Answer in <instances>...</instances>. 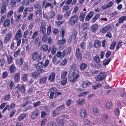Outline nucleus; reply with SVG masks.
<instances>
[{
	"instance_id": "nucleus-1",
	"label": "nucleus",
	"mask_w": 126,
	"mask_h": 126,
	"mask_svg": "<svg viewBox=\"0 0 126 126\" xmlns=\"http://www.w3.org/2000/svg\"><path fill=\"white\" fill-rule=\"evenodd\" d=\"M71 70L72 73L69 77V80L72 82H75L79 77V72L77 67L75 64L71 66Z\"/></svg>"
},
{
	"instance_id": "nucleus-2",
	"label": "nucleus",
	"mask_w": 126,
	"mask_h": 126,
	"mask_svg": "<svg viewBox=\"0 0 126 126\" xmlns=\"http://www.w3.org/2000/svg\"><path fill=\"white\" fill-rule=\"evenodd\" d=\"M67 74V72L65 71L62 73L61 77L62 80L61 81V83L63 85H65L66 83L67 78L66 76Z\"/></svg>"
},
{
	"instance_id": "nucleus-3",
	"label": "nucleus",
	"mask_w": 126,
	"mask_h": 126,
	"mask_svg": "<svg viewBox=\"0 0 126 126\" xmlns=\"http://www.w3.org/2000/svg\"><path fill=\"white\" fill-rule=\"evenodd\" d=\"M78 17L77 15H75L70 17L68 21V23L70 25H73L78 21Z\"/></svg>"
},
{
	"instance_id": "nucleus-4",
	"label": "nucleus",
	"mask_w": 126,
	"mask_h": 126,
	"mask_svg": "<svg viewBox=\"0 0 126 126\" xmlns=\"http://www.w3.org/2000/svg\"><path fill=\"white\" fill-rule=\"evenodd\" d=\"M32 58L33 60H36L38 58L37 61L39 62L41 60V57L40 55L39 54L38 52L37 51H35L33 52L32 55Z\"/></svg>"
},
{
	"instance_id": "nucleus-5",
	"label": "nucleus",
	"mask_w": 126,
	"mask_h": 126,
	"mask_svg": "<svg viewBox=\"0 0 126 126\" xmlns=\"http://www.w3.org/2000/svg\"><path fill=\"white\" fill-rule=\"evenodd\" d=\"M105 73L104 72H101L97 76L96 79L97 81H99L103 80L105 77Z\"/></svg>"
},
{
	"instance_id": "nucleus-6",
	"label": "nucleus",
	"mask_w": 126,
	"mask_h": 126,
	"mask_svg": "<svg viewBox=\"0 0 126 126\" xmlns=\"http://www.w3.org/2000/svg\"><path fill=\"white\" fill-rule=\"evenodd\" d=\"M15 104L14 103H12L9 106L8 105L6 106L5 108L3 109L2 112H4L7 110H10L13 109L15 106Z\"/></svg>"
},
{
	"instance_id": "nucleus-7",
	"label": "nucleus",
	"mask_w": 126,
	"mask_h": 126,
	"mask_svg": "<svg viewBox=\"0 0 126 126\" xmlns=\"http://www.w3.org/2000/svg\"><path fill=\"white\" fill-rule=\"evenodd\" d=\"M38 114V110H36L32 113L31 116V118L33 119L36 118L37 117Z\"/></svg>"
},
{
	"instance_id": "nucleus-8",
	"label": "nucleus",
	"mask_w": 126,
	"mask_h": 126,
	"mask_svg": "<svg viewBox=\"0 0 126 126\" xmlns=\"http://www.w3.org/2000/svg\"><path fill=\"white\" fill-rule=\"evenodd\" d=\"M77 34V33L76 32L73 33L71 36L69 37L68 41V43H71L72 41H73V40H74L76 38Z\"/></svg>"
},
{
	"instance_id": "nucleus-9",
	"label": "nucleus",
	"mask_w": 126,
	"mask_h": 126,
	"mask_svg": "<svg viewBox=\"0 0 126 126\" xmlns=\"http://www.w3.org/2000/svg\"><path fill=\"white\" fill-rule=\"evenodd\" d=\"M86 14V12H80L79 16V19L80 21H82L84 20Z\"/></svg>"
},
{
	"instance_id": "nucleus-10",
	"label": "nucleus",
	"mask_w": 126,
	"mask_h": 126,
	"mask_svg": "<svg viewBox=\"0 0 126 126\" xmlns=\"http://www.w3.org/2000/svg\"><path fill=\"white\" fill-rule=\"evenodd\" d=\"M80 117L82 119L85 118L86 116V113L84 109H82L80 112Z\"/></svg>"
},
{
	"instance_id": "nucleus-11",
	"label": "nucleus",
	"mask_w": 126,
	"mask_h": 126,
	"mask_svg": "<svg viewBox=\"0 0 126 126\" xmlns=\"http://www.w3.org/2000/svg\"><path fill=\"white\" fill-rule=\"evenodd\" d=\"M92 84V83L88 80H87L83 82L82 84L83 88H85Z\"/></svg>"
},
{
	"instance_id": "nucleus-12",
	"label": "nucleus",
	"mask_w": 126,
	"mask_h": 126,
	"mask_svg": "<svg viewBox=\"0 0 126 126\" xmlns=\"http://www.w3.org/2000/svg\"><path fill=\"white\" fill-rule=\"evenodd\" d=\"M85 102V100L83 98L79 99L77 100V104L78 105H82Z\"/></svg>"
},
{
	"instance_id": "nucleus-13",
	"label": "nucleus",
	"mask_w": 126,
	"mask_h": 126,
	"mask_svg": "<svg viewBox=\"0 0 126 126\" xmlns=\"http://www.w3.org/2000/svg\"><path fill=\"white\" fill-rule=\"evenodd\" d=\"M57 55L59 57H60V58H63L65 56V55L63 51L62 52L60 51L57 52L56 53Z\"/></svg>"
},
{
	"instance_id": "nucleus-14",
	"label": "nucleus",
	"mask_w": 126,
	"mask_h": 126,
	"mask_svg": "<svg viewBox=\"0 0 126 126\" xmlns=\"http://www.w3.org/2000/svg\"><path fill=\"white\" fill-rule=\"evenodd\" d=\"M101 45V42L98 40H96L95 41L94 46V47L96 48H98Z\"/></svg>"
},
{
	"instance_id": "nucleus-15",
	"label": "nucleus",
	"mask_w": 126,
	"mask_h": 126,
	"mask_svg": "<svg viewBox=\"0 0 126 126\" xmlns=\"http://www.w3.org/2000/svg\"><path fill=\"white\" fill-rule=\"evenodd\" d=\"M55 74L53 73H51L50 74L48 78L49 80L51 81H53L55 78Z\"/></svg>"
},
{
	"instance_id": "nucleus-16",
	"label": "nucleus",
	"mask_w": 126,
	"mask_h": 126,
	"mask_svg": "<svg viewBox=\"0 0 126 126\" xmlns=\"http://www.w3.org/2000/svg\"><path fill=\"white\" fill-rule=\"evenodd\" d=\"M71 48L70 47H68L67 49L64 50L63 51V53L65 55H67L69 54L71 52Z\"/></svg>"
},
{
	"instance_id": "nucleus-17",
	"label": "nucleus",
	"mask_w": 126,
	"mask_h": 126,
	"mask_svg": "<svg viewBox=\"0 0 126 126\" xmlns=\"http://www.w3.org/2000/svg\"><path fill=\"white\" fill-rule=\"evenodd\" d=\"M10 22L9 19H6L4 23V26L5 27H9L10 25Z\"/></svg>"
},
{
	"instance_id": "nucleus-18",
	"label": "nucleus",
	"mask_w": 126,
	"mask_h": 126,
	"mask_svg": "<svg viewBox=\"0 0 126 126\" xmlns=\"http://www.w3.org/2000/svg\"><path fill=\"white\" fill-rule=\"evenodd\" d=\"M112 106V105L111 102L109 101H107L106 102V104L105 107L107 110L110 109Z\"/></svg>"
},
{
	"instance_id": "nucleus-19",
	"label": "nucleus",
	"mask_w": 126,
	"mask_h": 126,
	"mask_svg": "<svg viewBox=\"0 0 126 126\" xmlns=\"http://www.w3.org/2000/svg\"><path fill=\"white\" fill-rule=\"evenodd\" d=\"M16 70L14 65H12L10 67L9 70L11 73H13Z\"/></svg>"
},
{
	"instance_id": "nucleus-20",
	"label": "nucleus",
	"mask_w": 126,
	"mask_h": 126,
	"mask_svg": "<svg viewBox=\"0 0 126 126\" xmlns=\"http://www.w3.org/2000/svg\"><path fill=\"white\" fill-rule=\"evenodd\" d=\"M12 36V34L10 33H8L5 38V40L6 42H8Z\"/></svg>"
},
{
	"instance_id": "nucleus-21",
	"label": "nucleus",
	"mask_w": 126,
	"mask_h": 126,
	"mask_svg": "<svg viewBox=\"0 0 126 126\" xmlns=\"http://www.w3.org/2000/svg\"><path fill=\"white\" fill-rule=\"evenodd\" d=\"M87 64L83 63H82L80 65V68L82 70H84L86 68Z\"/></svg>"
},
{
	"instance_id": "nucleus-22",
	"label": "nucleus",
	"mask_w": 126,
	"mask_h": 126,
	"mask_svg": "<svg viewBox=\"0 0 126 126\" xmlns=\"http://www.w3.org/2000/svg\"><path fill=\"white\" fill-rule=\"evenodd\" d=\"M111 60V58H109L107 59H105L104 60L103 62V65H107L109 64Z\"/></svg>"
},
{
	"instance_id": "nucleus-23",
	"label": "nucleus",
	"mask_w": 126,
	"mask_h": 126,
	"mask_svg": "<svg viewBox=\"0 0 126 126\" xmlns=\"http://www.w3.org/2000/svg\"><path fill=\"white\" fill-rule=\"evenodd\" d=\"M22 36V34L21 32H17L16 34V40H18L19 38H21Z\"/></svg>"
},
{
	"instance_id": "nucleus-24",
	"label": "nucleus",
	"mask_w": 126,
	"mask_h": 126,
	"mask_svg": "<svg viewBox=\"0 0 126 126\" xmlns=\"http://www.w3.org/2000/svg\"><path fill=\"white\" fill-rule=\"evenodd\" d=\"M12 57L10 55H8L7 56V61L8 64H10L12 62Z\"/></svg>"
},
{
	"instance_id": "nucleus-25",
	"label": "nucleus",
	"mask_w": 126,
	"mask_h": 126,
	"mask_svg": "<svg viewBox=\"0 0 126 126\" xmlns=\"http://www.w3.org/2000/svg\"><path fill=\"white\" fill-rule=\"evenodd\" d=\"M66 41L64 38H62V40H60L57 42V44L58 45H62L64 44Z\"/></svg>"
},
{
	"instance_id": "nucleus-26",
	"label": "nucleus",
	"mask_w": 126,
	"mask_h": 126,
	"mask_svg": "<svg viewBox=\"0 0 126 126\" xmlns=\"http://www.w3.org/2000/svg\"><path fill=\"white\" fill-rule=\"evenodd\" d=\"M102 86L101 84L98 83L97 84L94 85L92 86V88L94 90H95Z\"/></svg>"
},
{
	"instance_id": "nucleus-27",
	"label": "nucleus",
	"mask_w": 126,
	"mask_h": 126,
	"mask_svg": "<svg viewBox=\"0 0 126 126\" xmlns=\"http://www.w3.org/2000/svg\"><path fill=\"white\" fill-rule=\"evenodd\" d=\"M47 126H57L56 123L53 121H50L47 124Z\"/></svg>"
},
{
	"instance_id": "nucleus-28",
	"label": "nucleus",
	"mask_w": 126,
	"mask_h": 126,
	"mask_svg": "<svg viewBox=\"0 0 126 126\" xmlns=\"http://www.w3.org/2000/svg\"><path fill=\"white\" fill-rule=\"evenodd\" d=\"M47 79L46 77H44L41 78L40 80V82L41 83H44L46 82V80Z\"/></svg>"
},
{
	"instance_id": "nucleus-29",
	"label": "nucleus",
	"mask_w": 126,
	"mask_h": 126,
	"mask_svg": "<svg viewBox=\"0 0 126 126\" xmlns=\"http://www.w3.org/2000/svg\"><path fill=\"white\" fill-rule=\"evenodd\" d=\"M65 108V106L64 105H62L59 106L57 107V108L56 109L58 111H59L60 110H63Z\"/></svg>"
},
{
	"instance_id": "nucleus-30",
	"label": "nucleus",
	"mask_w": 126,
	"mask_h": 126,
	"mask_svg": "<svg viewBox=\"0 0 126 126\" xmlns=\"http://www.w3.org/2000/svg\"><path fill=\"white\" fill-rule=\"evenodd\" d=\"M94 61L97 63H99L100 62V60L98 56L96 55L94 57Z\"/></svg>"
},
{
	"instance_id": "nucleus-31",
	"label": "nucleus",
	"mask_w": 126,
	"mask_h": 126,
	"mask_svg": "<svg viewBox=\"0 0 126 126\" xmlns=\"http://www.w3.org/2000/svg\"><path fill=\"white\" fill-rule=\"evenodd\" d=\"M25 85L23 84L21 87H20V91H21L22 93H24L25 92Z\"/></svg>"
},
{
	"instance_id": "nucleus-32",
	"label": "nucleus",
	"mask_w": 126,
	"mask_h": 126,
	"mask_svg": "<svg viewBox=\"0 0 126 126\" xmlns=\"http://www.w3.org/2000/svg\"><path fill=\"white\" fill-rule=\"evenodd\" d=\"M59 126H63L64 124V120L63 119H60L58 122Z\"/></svg>"
},
{
	"instance_id": "nucleus-33",
	"label": "nucleus",
	"mask_w": 126,
	"mask_h": 126,
	"mask_svg": "<svg viewBox=\"0 0 126 126\" xmlns=\"http://www.w3.org/2000/svg\"><path fill=\"white\" fill-rule=\"evenodd\" d=\"M48 49V46L46 45H43L41 47V49L44 51H46Z\"/></svg>"
},
{
	"instance_id": "nucleus-34",
	"label": "nucleus",
	"mask_w": 126,
	"mask_h": 126,
	"mask_svg": "<svg viewBox=\"0 0 126 126\" xmlns=\"http://www.w3.org/2000/svg\"><path fill=\"white\" fill-rule=\"evenodd\" d=\"M126 19V16H123L119 19V23H121L124 21Z\"/></svg>"
},
{
	"instance_id": "nucleus-35",
	"label": "nucleus",
	"mask_w": 126,
	"mask_h": 126,
	"mask_svg": "<svg viewBox=\"0 0 126 126\" xmlns=\"http://www.w3.org/2000/svg\"><path fill=\"white\" fill-rule=\"evenodd\" d=\"M26 116V115L25 114H21L19 116L18 118V120L19 121H20L23 119Z\"/></svg>"
},
{
	"instance_id": "nucleus-36",
	"label": "nucleus",
	"mask_w": 126,
	"mask_h": 126,
	"mask_svg": "<svg viewBox=\"0 0 126 126\" xmlns=\"http://www.w3.org/2000/svg\"><path fill=\"white\" fill-rule=\"evenodd\" d=\"M20 74L18 73L16 74L15 76V79L16 81H17L19 78Z\"/></svg>"
},
{
	"instance_id": "nucleus-37",
	"label": "nucleus",
	"mask_w": 126,
	"mask_h": 126,
	"mask_svg": "<svg viewBox=\"0 0 126 126\" xmlns=\"http://www.w3.org/2000/svg\"><path fill=\"white\" fill-rule=\"evenodd\" d=\"M100 15L99 14H97L95 15L93 18L92 20V22L94 23L95 22L97 19L99 17Z\"/></svg>"
},
{
	"instance_id": "nucleus-38",
	"label": "nucleus",
	"mask_w": 126,
	"mask_h": 126,
	"mask_svg": "<svg viewBox=\"0 0 126 126\" xmlns=\"http://www.w3.org/2000/svg\"><path fill=\"white\" fill-rule=\"evenodd\" d=\"M93 111L95 114H98L100 112V110L98 108H94L93 109Z\"/></svg>"
},
{
	"instance_id": "nucleus-39",
	"label": "nucleus",
	"mask_w": 126,
	"mask_h": 126,
	"mask_svg": "<svg viewBox=\"0 0 126 126\" xmlns=\"http://www.w3.org/2000/svg\"><path fill=\"white\" fill-rule=\"evenodd\" d=\"M34 91L33 89L32 88H29L28 90L27 93H28L29 94H31L33 93Z\"/></svg>"
},
{
	"instance_id": "nucleus-40",
	"label": "nucleus",
	"mask_w": 126,
	"mask_h": 126,
	"mask_svg": "<svg viewBox=\"0 0 126 126\" xmlns=\"http://www.w3.org/2000/svg\"><path fill=\"white\" fill-rule=\"evenodd\" d=\"M50 90L51 92V93H53V94H55L57 92V89L55 88H51L50 89Z\"/></svg>"
},
{
	"instance_id": "nucleus-41",
	"label": "nucleus",
	"mask_w": 126,
	"mask_h": 126,
	"mask_svg": "<svg viewBox=\"0 0 126 126\" xmlns=\"http://www.w3.org/2000/svg\"><path fill=\"white\" fill-rule=\"evenodd\" d=\"M43 63L41 62H39L37 64V67L38 68L42 67L44 66Z\"/></svg>"
},
{
	"instance_id": "nucleus-42",
	"label": "nucleus",
	"mask_w": 126,
	"mask_h": 126,
	"mask_svg": "<svg viewBox=\"0 0 126 126\" xmlns=\"http://www.w3.org/2000/svg\"><path fill=\"white\" fill-rule=\"evenodd\" d=\"M29 0H23L22 2V3L24 5L26 6L29 4Z\"/></svg>"
},
{
	"instance_id": "nucleus-43",
	"label": "nucleus",
	"mask_w": 126,
	"mask_h": 126,
	"mask_svg": "<svg viewBox=\"0 0 126 126\" xmlns=\"http://www.w3.org/2000/svg\"><path fill=\"white\" fill-rule=\"evenodd\" d=\"M16 92L17 93H19L20 91V86L19 85H18L15 88Z\"/></svg>"
},
{
	"instance_id": "nucleus-44",
	"label": "nucleus",
	"mask_w": 126,
	"mask_h": 126,
	"mask_svg": "<svg viewBox=\"0 0 126 126\" xmlns=\"http://www.w3.org/2000/svg\"><path fill=\"white\" fill-rule=\"evenodd\" d=\"M116 44V42H113L110 45V48L111 49H113L115 47Z\"/></svg>"
},
{
	"instance_id": "nucleus-45",
	"label": "nucleus",
	"mask_w": 126,
	"mask_h": 126,
	"mask_svg": "<svg viewBox=\"0 0 126 126\" xmlns=\"http://www.w3.org/2000/svg\"><path fill=\"white\" fill-rule=\"evenodd\" d=\"M6 10V6H2L1 10V13L3 14L5 11Z\"/></svg>"
},
{
	"instance_id": "nucleus-46",
	"label": "nucleus",
	"mask_w": 126,
	"mask_h": 126,
	"mask_svg": "<svg viewBox=\"0 0 126 126\" xmlns=\"http://www.w3.org/2000/svg\"><path fill=\"white\" fill-rule=\"evenodd\" d=\"M91 28L93 31H95L98 28V26L97 25L94 24L92 26Z\"/></svg>"
},
{
	"instance_id": "nucleus-47",
	"label": "nucleus",
	"mask_w": 126,
	"mask_h": 126,
	"mask_svg": "<svg viewBox=\"0 0 126 126\" xmlns=\"http://www.w3.org/2000/svg\"><path fill=\"white\" fill-rule=\"evenodd\" d=\"M28 74H25L23 75V80L24 81H26L28 79Z\"/></svg>"
},
{
	"instance_id": "nucleus-48",
	"label": "nucleus",
	"mask_w": 126,
	"mask_h": 126,
	"mask_svg": "<svg viewBox=\"0 0 126 126\" xmlns=\"http://www.w3.org/2000/svg\"><path fill=\"white\" fill-rule=\"evenodd\" d=\"M59 113V111L56 109V110L53 112V116L54 117L57 116Z\"/></svg>"
},
{
	"instance_id": "nucleus-49",
	"label": "nucleus",
	"mask_w": 126,
	"mask_h": 126,
	"mask_svg": "<svg viewBox=\"0 0 126 126\" xmlns=\"http://www.w3.org/2000/svg\"><path fill=\"white\" fill-rule=\"evenodd\" d=\"M13 13V11L12 10H11L9 11L7 14V18H9L10 17L12 16Z\"/></svg>"
},
{
	"instance_id": "nucleus-50",
	"label": "nucleus",
	"mask_w": 126,
	"mask_h": 126,
	"mask_svg": "<svg viewBox=\"0 0 126 126\" xmlns=\"http://www.w3.org/2000/svg\"><path fill=\"white\" fill-rule=\"evenodd\" d=\"M29 9L28 7L26 8L24 10L23 13V16L24 18L25 17L27 14V12L28 10Z\"/></svg>"
},
{
	"instance_id": "nucleus-51",
	"label": "nucleus",
	"mask_w": 126,
	"mask_h": 126,
	"mask_svg": "<svg viewBox=\"0 0 126 126\" xmlns=\"http://www.w3.org/2000/svg\"><path fill=\"white\" fill-rule=\"evenodd\" d=\"M111 92V90H109L104 91V95H108Z\"/></svg>"
},
{
	"instance_id": "nucleus-52",
	"label": "nucleus",
	"mask_w": 126,
	"mask_h": 126,
	"mask_svg": "<svg viewBox=\"0 0 126 126\" xmlns=\"http://www.w3.org/2000/svg\"><path fill=\"white\" fill-rule=\"evenodd\" d=\"M113 2L112 1H111L110 2L108 3L106 5V7L104 8V9H105L107 8L110 7H111L113 5Z\"/></svg>"
},
{
	"instance_id": "nucleus-53",
	"label": "nucleus",
	"mask_w": 126,
	"mask_h": 126,
	"mask_svg": "<svg viewBox=\"0 0 126 126\" xmlns=\"http://www.w3.org/2000/svg\"><path fill=\"white\" fill-rule=\"evenodd\" d=\"M76 55L77 57V58L79 60H81L82 58V55L81 53L80 54H76Z\"/></svg>"
},
{
	"instance_id": "nucleus-54",
	"label": "nucleus",
	"mask_w": 126,
	"mask_h": 126,
	"mask_svg": "<svg viewBox=\"0 0 126 126\" xmlns=\"http://www.w3.org/2000/svg\"><path fill=\"white\" fill-rule=\"evenodd\" d=\"M109 28L110 27H106L102 29V32H107L108 31Z\"/></svg>"
},
{
	"instance_id": "nucleus-55",
	"label": "nucleus",
	"mask_w": 126,
	"mask_h": 126,
	"mask_svg": "<svg viewBox=\"0 0 126 126\" xmlns=\"http://www.w3.org/2000/svg\"><path fill=\"white\" fill-rule=\"evenodd\" d=\"M47 34H44L42 37V41L43 42L46 41L47 40Z\"/></svg>"
},
{
	"instance_id": "nucleus-56",
	"label": "nucleus",
	"mask_w": 126,
	"mask_h": 126,
	"mask_svg": "<svg viewBox=\"0 0 126 126\" xmlns=\"http://www.w3.org/2000/svg\"><path fill=\"white\" fill-rule=\"evenodd\" d=\"M20 51L19 50H18L14 53V56L15 57H17L19 54L20 53Z\"/></svg>"
},
{
	"instance_id": "nucleus-57",
	"label": "nucleus",
	"mask_w": 126,
	"mask_h": 126,
	"mask_svg": "<svg viewBox=\"0 0 126 126\" xmlns=\"http://www.w3.org/2000/svg\"><path fill=\"white\" fill-rule=\"evenodd\" d=\"M123 43V42H119L118 43L117 45L116 46V48L117 50H118L119 48L122 46V43Z\"/></svg>"
},
{
	"instance_id": "nucleus-58",
	"label": "nucleus",
	"mask_w": 126,
	"mask_h": 126,
	"mask_svg": "<svg viewBox=\"0 0 126 126\" xmlns=\"http://www.w3.org/2000/svg\"><path fill=\"white\" fill-rule=\"evenodd\" d=\"M56 48L55 47H53L51 50V54L52 55L54 54L56 51Z\"/></svg>"
},
{
	"instance_id": "nucleus-59",
	"label": "nucleus",
	"mask_w": 126,
	"mask_h": 126,
	"mask_svg": "<svg viewBox=\"0 0 126 126\" xmlns=\"http://www.w3.org/2000/svg\"><path fill=\"white\" fill-rule=\"evenodd\" d=\"M59 57L56 55H55L53 58L52 61L53 63H55L58 59Z\"/></svg>"
},
{
	"instance_id": "nucleus-60",
	"label": "nucleus",
	"mask_w": 126,
	"mask_h": 126,
	"mask_svg": "<svg viewBox=\"0 0 126 126\" xmlns=\"http://www.w3.org/2000/svg\"><path fill=\"white\" fill-rule=\"evenodd\" d=\"M88 94V92L87 91L82 92L80 93L79 95V97L81 96H83L85 95L86 94Z\"/></svg>"
},
{
	"instance_id": "nucleus-61",
	"label": "nucleus",
	"mask_w": 126,
	"mask_h": 126,
	"mask_svg": "<svg viewBox=\"0 0 126 126\" xmlns=\"http://www.w3.org/2000/svg\"><path fill=\"white\" fill-rule=\"evenodd\" d=\"M57 19L58 20H60L62 19L63 18V16L62 15L60 14H58L57 15Z\"/></svg>"
},
{
	"instance_id": "nucleus-62",
	"label": "nucleus",
	"mask_w": 126,
	"mask_h": 126,
	"mask_svg": "<svg viewBox=\"0 0 126 126\" xmlns=\"http://www.w3.org/2000/svg\"><path fill=\"white\" fill-rule=\"evenodd\" d=\"M79 9V8L78 6H76L75 7L72 13L75 14H76L78 10Z\"/></svg>"
},
{
	"instance_id": "nucleus-63",
	"label": "nucleus",
	"mask_w": 126,
	"mask_h": 126,
	"mask_svg": "<svg viewBox=\"0 0 126 126\" xmlns=\"http://www.w3.org/2000/svg\"><path fill=\"white\" fill-rule=\"evenodd\" d=\"M70 13L71 12L70 11H68L64 14V16L67 18L70 16Z\"/></svg>"
},
{
	"instance_id": "nucleus-64",
	"label": "nucleus",
	"mask_w": 126,
	"mask_h": 126,
	"mask_svg": "<svg viewBox=\"0 0 126 126\" xmlns=\"http://www.w3.org/2000/svg\"><path fill=\"white\" fill-rule=\"evenodd\" d=\"M90 124V123L88 120H86L84 121V125L86 126H88Z\"/></svg>"
}]
</instances>
